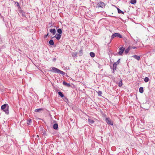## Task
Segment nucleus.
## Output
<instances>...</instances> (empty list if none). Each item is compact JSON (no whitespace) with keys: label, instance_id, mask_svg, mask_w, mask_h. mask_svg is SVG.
<instances>
[{"label":"nucleus","instance_id":"9d476101","mask_svg":"<svg viewBox=\"0 0 155 155\" xmlns=\"http://www.w3.org/2000/svg\"><path fill=\"white\" fill-rule=\"evenodd\" d=\"M88 122L90 124H93L94 123V121L92 119H88Z\"/></svg>","mask_w":155,"mask_h":155},{"label":"nucleus","instance_id":"f257e3e1","mask_svg":"<svg viewBox=\"0 0 155 155\" xmlns=\"http://www.w3.org/2000/svg\"><path fill=\"white\" fill-rule=\"evenodd\" d=\"M8 108L9 106L7 104H5L1 106V109L7 114L9 113Z\"/></svg>","mask_w":155,"mask_h":155},{"label":"nucleus","instance_id":"20e7f679","mask_svg":"<svg viewBox=\"0 0 155 155\" xmlns=\"http://www.w3.org/2000/svg\"><path fill=\"white\" fill-rule=\"evenodd\" d=\"M116 37H117L120 38H122V36L119 33H115L113 34L111 36V38H113Z\"/></svg>","mask_w":155,"mask_h":155},{"label":"nucleus","instance_id":"ddd939ff","mask_svg":"<svg viewBox=\"0 0 155 155\" xmlns=\"http://www.w3.org/2000/svg\"><path fill=\"white\" fill-rule=\"evenodd\" d=\"M117 10H118V13H119V14L121 13V14H124V12L122 11H121L119 8H117Z\"/></svg>","mask_w":155,"mask_h":155},{"label":"nucleus","instance_id":"aec40b11","mask_svg":"<svg viewBox=\"0 0 155 155\" xmlns=\"http://www.w3.org/2000/svg\"><path fill=\"white\" fill-rule=\"evenodd\" d=\"M90 55L92 57H94L95 56V54L94 52H91L90 54Z\"/></svg>","mask_w":155,"mask_h":155},{"label":"nucleus","instance_id":"cd10ccee","mask_svg":"<svg viewBox=\"0 0 155 155\" xmlns=\"http://www.w3.org/2000/svg\"><path fill=\"white\" fill-rule=\"evenodd\" d=\"M130 49H131V48L134 49V48H136L134 47H130Z\"/></svg>","mask_w":155,"mask_h":155},{"label":"nucleus","instance_id":"6ab92c4d","mask_svg":"<svg viewBox=\"0 0 155 155\" xmlns=\"http://www.w3.org/2000/svg\"><path fill=\"white\" fill-rule=\"evenodd\" d=\"M137 1L136 0H131L130 3L132 4H134L136 3Z\"/></svg>","mask_w":155,"mask_h":155},{"label":"nucleus","instance_id":"2eb2a0df","mask_svg":"<svg viewBox=\"0 0 155 155\" xmlns=\"http://www.w3.org/2000/svg\"><path fill=\"white\" fill-rule=\"evenodd\" d=\"M139 91L140 93H143V88L142 87H140L139 88Z\"/></svg>","mask_w":155,"mask_h":155},{"label":"nucleus","instance_id":"c756f323","mask_svg":"<svg viewBox=\"0 0 155 155\" xmlns=\"http://www.w3.org/2000/svg\"><path fill=\"white\" fill-rule=\"evenodd\" d=\"M48 35V34L45 36V37H46Z\"/></svg>","mask_w":155,"mask_h":155},{"label":"nucleus","instance_id":"9b49d317","mask_svg":"<svg viewBox=\"0 0 155 155\" xmlns=\"http://www.w3.org/2000/svg\"><path fill=\"white\" fill-rule=\"evenodd\" d=\"M58 127V124H54L53 128L54 129H57Z\"/></svg>","mask_w":155,"mask_h":155},{"label":"nucleus","instance_id":"a878e982","mask_svg":"<svg viewBox=\"0 0 155 155\" xmlns=\"http://www.w3.org/2000/svg\"><path fill=\"white\" fill-rule=\"evenodd\" d=\"M31 122V119H29L28 120L27 124H30V123Z\"/></svg>","mask_w":155,"mask_h":155},{"label":"nucleus","instance_id":"423d86ee","mask_svg":"<svg viewBox=\"0 0 155 155\" xmlns=\"http://www.w3.org/2000/svg\"><path fill=\"white\" fill-rule=\"evenodd\" d=\"M120 62V59H119L116 62L114 63L113 65V68L114 69H116L117 66L119 64Z\"/></svg>","mask_w":155,"mask_h":155},{"label":"nucleus","instance_id":"39448f33","mask_svg":"<svg viewBox=\"0 0 155 155\" xmlns=\"http://www.w3.org/2000/svg\"><path fill=\"white\" fill-rule=\"evenodd\" d=\"M119 50L120 51H119L118 53L119 55H121L122 54L123 52L124 51L125 48L123 47L122 46L119 48Z\"/></svg>","mask_w":155,"mask_h":155},{"label":"nucleus","instance_id":"f03ea898","mask_svg":"<svg viewBox=\"0 0 155 155\" xmlns=\"http://www.w3.org/2000/svg\"><path fill=\"white\" fill-rule=\"evenodd\" d=\"M51 71L54 73H57L62 75L65 74V73L63 71H61L58 69L54 67L51 68Z\"/></svg>","mask_w":155,"mask_h":155},{"label":"nucleus","instance_id":"393cba45","mask_svg":"<svg viewBox=\"0 0 155 155\" xmlns=\"http://www.w3.org/2000/svg\"><path fill=\"white\" fill-rule=\"evenodd\" d=\"M149 80V79L148 77H146L145 78L144 81L146 82H147Z\"/></svg>","mask_w":155,"mask_h":155},{"label":"nucleus","instance_id":"1a4fd4ad","mask_svg":"<svg viewBox=\"0 0 155 155\" xmlns=\"http://www.w3.org/2000/svg\"><path fill=\"white\" fill-rule=\"evenodd\" d=\"M51 32L52 33L53 35H54L56 34V30L55 29H51L50 30Z\"/></svg>","mask_w":155,"mask_h":155},{"label":"nucleus","instance_id":"dca6fc26","mask_svg":"<svg viewBox=\"0 0 155 155\" xmlns=\"http://www.w3.org/2000/svg\"><path fill=\"white\" fill-rule=\"evenodd\" d=\"M72 55L73 57H76L77 55V53L75 52H73L72 53Z\"/></svg>","mask_w":155,"mask_h":155},{"label":"nucleus","instance_id":"7ed1b4c3","mask_svg":"<svg viewBox=\"0 0 155 155\" xmlns=\"http://www.w3.org/2000/svg\"><path fill=\"white\" fill-rule=\"evenodd\" d=\"M105 121L107 124L111 125H113V122L112 121L110 118H106L105 119Z\"/></svg>","mask_w":155,"mask_h":155},{"label":"nucleus","instance_id":"4be33fe9","mask_svg":"<svg viewBox=\"0 0 155 155\" xmlns=\"http://www.w3.org/2000/svg\"><path fill=\"white\" fill-rule=\"evenodd\" d=\"M58 94L62 97H64V95L61 92H58Z\"/></svg>","mask_w":155,"mask_h":155},{"label":"nucleus","instance_id":"412c9836","mask_svg":"<svg viewBox=\"0 0 155 155\" xmlns=\"http://www.w3.org/2000/svg\"><path fill=\"white\" fill-rule=\"evenodd\" d=\"M123 85L122 80H121L119 83L118 86L120 87H121Z\"/></svg>","mask_w":155,"mask_h":155},{"label":"nucleus","instance_id":"a211bd4d","mask_svg":"<svg viewBox=\"0 0 155 155\" xmlns=\"http://www.w3.org/2000/svg\"><path fill=\"white\" fill-rule=\"evenodd\" d=\"M43 110V108H39L38 109H36L35 110V111L36 112H39L40 111L42 110Z\"/></svg>","mask_w":155,"mask_h":155},{"label":"nucleus","instance_id":"bb28decb","mask_svg":"<svg viewBox=\"0 0 155 155\" xmlns=\"http://www.w3.org/2000/svg\"><path fill=\"white\" fill-rule=\"evenodd\" d=\"M98 95L99 96H101V94H102V92L101 91H99L98 92Z\"/></svg>","mask_w":155,"mask_h":155},{"label":"nucleus","instance_id":"f3484780","mask_svg":"<svg viewBox=\"0 0 155 155\" xmlns=\"http://www.w3.org/2000/svg\"><path fill=\"white\" fill-rule=\"evenodd\" d=\"M49 43L51 45H54V42L52 40H50L49 42Z\"/></svg>","mask_w":155,"mask_h":155},{"label":"nucleus","instance_id":"5701e85b","mask_svg":"<svg viewBox=\"0 0 155 155\" xmlns=\"http://www.w3.org/2000/svg\"><path fill=\"white\" fill-rule=\"evenodd\" d=\"M130 49V47L127 48L125 51V52L126 54L129 51Z\"/></svg>","mask_w":155,"mask_h":155},{"label":"nucleus","instance_id":"b1692460","mask_svg":"<svg viewBox=\"0 0 155 155\" xmlns=\"http://www.w3.org/2000/svg\"><path fill=\"white\" fill-rule=\"evenodd\" d=\"M57 32L59 34H61L62 33V30H61V29H60V28H58V30H57Z\"/></svg>","mask_w":155,"mask_h":155},{"label":"nucleus","instance_id":"6e6552de","mask_svg":"<svg viewBox=\"0 0 155 155\" xmlns=\"http://www.w3.org/2000/svg\"><path fill=\"white\" fill-rule=\"evenodd\" d=\"M61 35H60V34H58V35H55L52 38L55 37V38H56L57 40H59L61 38Z\"/></svg>","mask_w":155,"mask_h":155},{"label":"nucleus","instance_id":"f8f14e48","mask_svg":"<svg viewBox=\"0 0 155 155\" xmlns=\"http://www.w3.org/2000/svg\"><path fill=\"white\" fill-rule=\"evenodd\" d=\"M133 57L135 59H137L138 60H139L140 59V57L137 55H135L133 56Z\"/></svg>","mask_w":155,"mask_h":155},{"label":"nucleus","instance_id":"c85d7f7f","mask_svg":"<svg viewBox=\"0 0 155 155\" xmlns=\"http://www.w3.org/2000/svg\"><path fill=\"white\" fill-rule=\"evenodd\" d=\"M17 6H18V7H19L20 6H19V3H18L17 2Z\"/></svg>","mask_w":155,"mask_h":155},{"label":"nucleus","instance_id":"7c9ffc66","mask_svg":"<svg viewBox=\"0 0 155 155\" xmlns=\"http://www.w3.org/2000/svg\"><path fill=\"white\" fill-rule=\"evenodd\" d=\"M80 52L81 53L82 52V50H81L80 51Z\"/></svg>","mask_w":155,"mask_h":155},{"label":"nucleus","instance_id":"0eeeda50","mask_svg":"<svg viewBox=\"0 0 155 155\" xmlns=\"http://www.w3.org/2000/svg\"><path fill=\"white\" fill-rule=\"evenodd\" d=\"M98 6L103 8L104 7L105 4L103 2H100L98 3Z\"/></svg>","mask_w":155,"mask_h":155},{"label":"nucleus","instance_id":"4468645a","mask_svg":"<svg viewBox=\"0 0 155 155\" xmlns=\"http://www.w3.org/2000/svg\"><path fill=\"white\" fill-rule=\"evenodd\" d=\"M63 84L64 85H66L68 87H69L70 86V85L68 84V83L64 81L63 82Z\"/></svg>","mask_w":155,"mask_h":155}]
</instances>
